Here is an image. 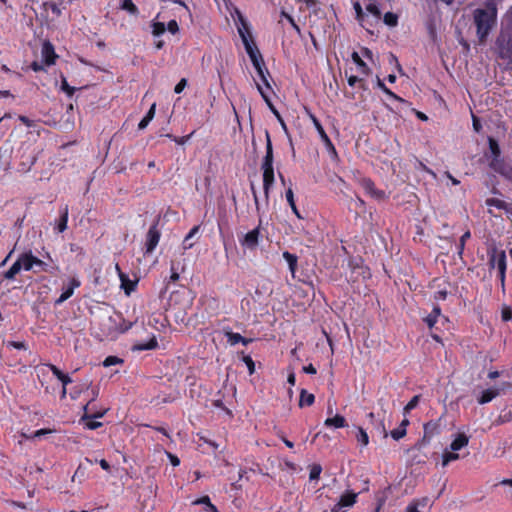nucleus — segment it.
Instances as JSON below:
<instances>
[{"label": "nucleus", "instance_id": "1", "mask_svg": "<svg viewBox=\"0 0 512 512\" xmlns=\"http://www.w3.org/2000/svg\"><path fill=\"white\" fill-rule=\"evenodd\" d=\"M239 21L240 25L238 26V33L242 39L243 45L245 47V50L254 66V68L257 71L258 77L260 78L261 83H256L257 89L259 93L261 94L263 100L266 102L270 110L273 112V114L276 116L278 121L280 122L282 128L287 131L286 124L284 120L282 119L279 112L276 110L274 105L271 102V99L267 93L268 90H271L270 83L268 81V77L270 76L269 71L265 67V63L263 60V57L257 48L256 44L254 43L251 33L249 31L248 23L245 21V19L239 15Z\"/></svg>", "mask_w": 512, "mask_h": 512}, {"label": "nucleus", "instance_id": "2", "mask_svg": "<svg viewBox=\"0 0 512 512\" xmlns=\"http://www.w3.org/2000/svg\"><path fill=\"white\" fill-rule=\"evenodd\" d=\"M473 18L477 28L479 42L484 43L496 24L497 9L493 5L486 9L478 8L474 11Z\"/></svg>", "mask_w": 512, "mask_h": 512}, {"label": "nucleus", "instance_id": "3", "mask_svg": "<svg viewBox=\"0 0 512 512\" xmlns=\"http://www.w3.org/2000/svg\"><path fill=\"white\" fill-rule=\"evenodd\" d=\"M266 136V154L263 158L261 169L263 171V189L265 194L266 202L269 199V192L274 184V169H273V147L268 131L265 133Z\"/></svg>", "mask_w": 512, "mask_h": 512}, {"label": "nucleus", "instance_id": "4", "mask_svg": "<svg viewBox=\"0 0 512 512\" xmlns=\"http://www.w3.org/2000/svg\"><path fill=\"white\" fill-rule=\"evenodd\" d=\"M132 322H126L121 314L107 316L102 319L101 331L105 336L113 337L118 333H124L132 327Z\"/></svg>", "mask_w": 512, "mask_h": 512}, {"label": "nucleus", "instance_id": "5", "mask_svg": "<svg viewBox=\"0 0 512 512\" xmlns=\"http://www.w3.org/2000/svg\"><path fill=\"white\" fill-rule=\"evenodd\" d=\"M498 54L502 59L512 60V36L501 32L496 41Z\"/></svg>", "mask_w": 512, "mask_h": 512}, {"label": "nucleus", "instance_id": "6", "mask_svg": "<svg viewBox=\"0 0 512 512\" xmlns=\"http://www.w3.org/2000/svg\"><path fill=\"white\" fill-rule=\"evenodd\" d=\"M91 410L92 409L90 408V403H87L84 406L85 414L81 418L80 421L83 422L85 428H87L89 430H95L102 426V423L99 421H96L95 419L103 417L105 414V411L93 412V413L89 414L91 412Z\"/></svg>", "mask_w": 512, "mask_h": 512}, {"label": "nucleus", "instance_id": "7", "mask_svg": "<svg viewBox=\"0 0 512 512\" xmlns=\"http://www.w3.org/2000/svg\"><path fill=\"white\" fill-rule=\"evenodd\" d=\"M260 226L239 237V243L244 249L255 250L259 245Z\"/></svg>", "mask_w": 512, "mask_h": 512}, {"label": "nucleus", "instance_id": "8", "mask_svg": "<svg viewBox=\"0 0 512 512\" xmlns=\"http://www.w3.org/2000/svg\"><path fill=\"white\" fill-rule=\"evenodd\" d=\"M161 237V232L158 229V221L151 225L149 228L147 234H146V240H145V250L147 254L152 253L155 248L157 247L159 240Z\"/></svg>", "mask_w": 512, "mask_h": 512}, {"label": "nucleus", "instance_id": "9", "mask_svg": "<svg viewBox=\"0 0 512 512\" xmlns=\"http://www.w3.org/2000/svg\"><path fill=\"white\" fill-rule=\"evenodd\" d=\"M489 266L497 268L498 272L506 270V254L503 250L493 249L489 254Z\"/></svg>", "mask_w": 512, "mask_h": 512}, {"label": "nucleus", "instance_id": "10", "mask_svg": "<svg viewBox=\"0 0 512 512\" xmlns=\"http://www.w3.org/2000/svg\"><path fill=\"white\" fill-rule=\"evenodd\" d=\"M356 498L357 494L353 492L343 494L339 501L333 506L331 512H346L348 508L355 504Z\"/></svg>", "mask_w": 512, "mask_h": 512}, {"label": "nucleus", "instance_id": "11", "mask_svg": "<svg viewBox=\"0 0 512 512\" xmlns=\"http://www.w3.org/2000/svg\"><path fill=\"white\" fill-rule=\"evenodd\" d=\"M81 282L77 278H72L69 283L62 288L60 297L55 301L56 305H60L68 300L74 293V289L78 288Z\"/></svg>", "mask_w": 512, "mask_h": 512}, {"label": "nucleus", "instance_id": "12", "mask_svg": "<svg viewBox=\"0 0 512 512\" xmlns=\"http://www.w3.org/2000/svg\"><path fill=\"white\" fill-rule=\"evenodd\" d=\"M361 186L365 190V192L370 195L372 198L377 200H381L385 197V193L382 190H378L375 187V184L368 178H363L361 180Z\"/></svg>", "mask_w": 512, "mask_h": 512}, {"label": "nucleus", "instance_id": "13", "mask_svg": "<svg viewBox=\"0 0 512 512\" xmlns=\"http://www.w3.org/2000/svg\"><path fill=\"white\" fill-rule=\"evenodd\" d=\"M310 118L314 124V127L316 128L321 140L324 142L325 146L330 150L332 151L333 153H336V150H335V147L334 145L332 144L330 138L328 137V135L326 134L323 126L321 125L320 121L314 116V115H310Z\"/></svg>", "mask_w": 512, "mask_h": 512}, {"label": "nucleus", "instance_id": "14", "mask_svg": "<svg viewBox=\"0 0 512 512\" xmlns=\"http://www.w3.org/2000/svg\"><path fill=\"white\" fill-rule=\"evenodd\" d=\"M41 54L46 65L54 64L57 56L51 43L45 42L43 44Z\"/></svg>", "mask_w": 512, "mask_h": 512}, {"label": "nucleus", "instance_id": "15", "mask_svg": "<svg viewBox=\"0 0 512 512\" xmlns=\"http://www.w3.org/2000/svg\"><path fill=\"white\" fill-rule=\"evenodd\" d=\"M116 269L119 273L121 287L124 289L125 293L129 295L136 288L137 282L130 280L129 277L120 270L118 265H116Z\"/></svg>", "mask_w": 512, "mask_h": 512}, {"label": "nucleus", "instance_id": "16", "mask_svg": "<svg viewBox=\"0 0 512 512\" xmlns=\"http://www.w3.org/2000/svg\"><path fill=\"white\" fill-rule=\"evenodd\" d=\"M499 394H500V389L488 388L481 392V394L477 398V402L480 405L487 404V403L491 402L494 398H496Z\"/></svg>", "mask_w": 512, "mask_h": 512}, {"label": "nucleus", "instance_id": "17", "mask_svg": "<svg viewBox=\"0 0 512 512\" xmlns=\"http://www.w3.org/2000/svg\"><path fill=\"white\" fill-rule=\"evenodd\" d=\"M440 433V424L437 421H430L424 425L423 441L429 442L431 438Z\"/></svg>", "mask_w": 512, "mask_h": 512}, {"label": "nucleus", "instance_id": "18", "mask_svg": "<svg viewBox=\"0 0 512 512\" xmlns=\"http://www.w3.org/2000/svg\"><path fill=\"white\" fill-rule=\"evenodd\" d=\"M445 320L446 318L441 315V309L438 306H435L432 312L425 317L424 321L430 329H433L440 320Z\"/></svg>", "mask_w": 512, "mask_h": 512}, {"label": "nucleus", "instance_id": "19", "mask_svg": "<svg viewBox=\"0 0 512 512\" xmlns=\"http://www.w3.org/2000/svg\"><path fill=\"white\" fill-rule=\"evenodd\" d=\"M36 159V155L32 153L22 155V161L19 163L18 171L22 173L30 171L32 166L35 164Z\"/></svg>", "mask_w": 512, "mask_h": 512}, {"label": "nucleus", "instance_id": "20", "mask_svg": "<svg viewBox=\"0 0 512 512\" xmlns=\"http://www.w3.org/2000/svg\"><path fill=\"white\" fill-rule=\"evenodd\" d=\"M22 270L33 271L34 255L31 252L22 253L19 257Z\"/></svg>", "mask_w": 512, "mask_h": 512}, {"label": "nucleus", "instance_id": "21", "mask_svg": "<svg viewBox=\"0 0 512 512\" xmlns=\"http://www.w3.org/2000/svg\"><path fill=\"white\" fill-rule=\"evenodd\" d=\"M324 425L333 428H343L347 426V422L342 415L337 414L334 417L327 418L324 422Z\"/></svg>", "mask_w": 512, "mask_h": 512}, {"label": "nucleus", "instance_id": "22", "mask_svg": "<svg viewBox=\"0 0 512 512\" xmlns=\"http://www.w3.org/2000/svg\"><path fill=\"white\" fill-rule=\"evenodd\" d=\"M469 443V438L465 434H458L457 437L450 444V449L452 451H458L463 447L467 446Z\"/></svg>", "mask_w": 512, "mask_h": 512}, {"label": "nucleus", "instance_id": "23", "mask_svg": "<svg viewBox=\"0 0 512 512\" xmlns=\"http://www.w3.org/2000/svg\"><path fill=\"white\" fill-rule=\"evenodd\" d=\"M409 425V420L404 418L400 423L399 427L390 432L391 437L394 440H400L406 435V427Z\"/></svg>", "mask_w": 512, "mask_h": 512}, {"label": "nucleus", "instance_id": "24", "mask_svg": "<svg viewBox=\"0 0 512 512\" xmlns=\"http://www.w3.org/2000/svg\"><path fill=\"white\" fill-rule=\"evenodd\" d=\"M283 258L288 263L289 270H290L292 276L294 277L296 269H297L298 257L295 254H292L288 251H284Z\"/></svg>", "mask_w": 512, "mask_h": 512}, {"label": "nucleus", "instance_id": "25", "mask_svg": "<svg viewBox=\"0 0 512 512\" xmlns=\"http://www.w3.org/2000/svg\"><path fill=\"white\" fill-rule=\"evenodd\" d=\"M285 196H286V200H287L289 206L291 207V210L296 215V217L298 219H303L302 215L300 214V212H299V210H298V208H297V206L295 204L294 193H293V190H292L291 187H289L286 190Z\"/></svg>", "mask_w": 512, "mask_h": 512}, {"label": "nucleus", "instance_id": "26", "mask_svg": "<svg viewBox=\"0 0 512 512\" xmlns=\"http://www.w3.org/2000/svg\"><path fill=\"white\" fill-rule=\"evenodd\" d=\"M315 401V396L308 393L305 389L300 392L299 407L311 406Z\"/></svg>", "mask_w": 512, "mask_h": 512}, {"label": "nucleus", "instance_id": "27", "mask_svg": "<svg viewBox=\"0 0 512 512\" xmlns=\"http://www.w3.org/2000/svg\"><path fill=\"white\" fill-rule=\"evenodd\" d=\"M68 213H69L68 206H65L61 210V216H60V219H59V221L57 223V227H56L59 233L64 232L67 228Z\"/></svg>", "mask_w": 512, "mask_h": 512}, {"label": "nucleus", "instance_id": "28", "mask_svg": "<svg viewBox=\"0 0 512 512\" xmlns=\"http://www.w3.org/2000/svg\"><path fill=\"white\" fill-rule=\"evenodd\" d=\"M158 345L156 337L153 336L147 343H137L133 346L134 351H145L156 348Z\"/></svg>", "mask_w": 512, "mask_h": 512}, {"label": "nucleus", "instance_id": "29", "mask_svg": "<svg viewBox=\"0 0 512 512\" xmlns=\"http://www.w3.org/2000/svg\"><path fill=\"white\" fill-rule=\"evenodd\" d=\"M353 62L358 66L361 73L368 75L370 73V68L367 64L361 59L360 55L357 52H353L352 55Z\"/></svg>", "mask_w": 512, "mask_h": 512}, {"label": "nucleus", "instance_id": "30", "mask_svg": "<svg viewBox=\"0 0 512 512\" xmlns=\"http://www.w3.org/2000/svg\"><path fill=\"white\" fill-rule=\"evenodd\" d=\"M22 270L19 258L13 263V265L5 272L4 278L13 280L15 276Z\"/></svg>", "mask_w": 512, "mask_h": 512}, {"label": "nucleus", "instance_id": "31", "mask_svg": "<svg viewBox=\"0 0 512 512\" xmlns=\"http://www.w3.org/2000/svg\"><path fill=\"white\" fill-rule=\"evenodd\" d=\"M155 108H156V105L155 104H152V106L150 107V109L148 110V112L146 113V115L143 117V119L139 122L138 124V128L140 130H143L145 129L148 124L151 122V120L154 118V115H155Z\"/></svg>", "mask_w": 512, "mask_h": 512}, {"label": "nucleus", "instance_id": "32", "mask_svg": "<svg viewBox=\"0 0 512 512\" xmlns=\"http://www.w3.org/2000/svg\"><path fill=\"white\" fill-rule=\"evenodd\" d=\"M352 3L356 13V19L361 23V25H363L366 17L362 8L363 3L360 0H352Z\"/></svg>", "mask_w": 512, "mask_h": 512}, {"label": "nucleus", "instance_id": "33", "mask_svg": "<svg viewBox=\"0 0 512 512\" xmlns=\"http://www.w3.org/2000/svg\"><path fill=\"white\" fill-rule=\"evenodd\" d=\"M198 231H199V226H194L189 231V233L186 235V237L184 238L183 244H182L184 250H188L193 247V243L190 242V239H192V237H194L198 233Z\"/></svg>", "mask_w": 512, "mask_h": 512}, {"label": "nucleus", "instance_id": "34", "mask_svg": "<svg viewBox=\"0 0 512 512\" xmlns=\"http://www.w3.org/2000/svg\"><path fill=\"white\" fill-rule=\"evenodd\" d=\"M44 7L46 10H50L56 17H59L62 14V7L56 2H45Z\"/></svg>", "mask_w": 512, "mask_h": 512}, {"label": "nucleus", "instance_id": "35", "mask_svg": "<svg viewBox=\"0 0 512 512\" xmlns=\"http://www.w3.org/2000/svg\"><path fill=\"white\" fill-rule=\"evenodd\" d=\"M225 336L230 345H236L243 340V336H241L239 333H235L232 331H225Z\"/></svg>", "mask_w": 512, "mask_h": 512}, {"label": "nucleus", "instance_id": "36", "mask_svg": "<svg viewBox=\"0 0 512 512\" xmlns=\"http://www.w3.org/2000/svg\"><path fill=\"white\" fill-rule=\"evenodd\" d=\"M121 8L128 11L132 15L138 14V8L132 0H122Z\"/></svg>", "mask_w": 512, "mask_h": 512}, {"label": "nucleus", "instance_id": "37", "mask_svg": "<svg viewBox=\"0 0 512 512\" xmlns=\"http://www.w3.org/2000/svg\"><path fill=\"white\" fill-rule=\"evenodd\" d=\"M456 451H445L442 456V465L445 467L451 461H455L459 458V455L455 453Z\"/></svg>", "mask_w": 512, "mask_h": 512}, {"label": "nucleus", "instance_id": "38", "mask_svg": "<svg viewBox=\"0 0 512 512\" xmlns=\"http://www.w3.org/2000/svg\"><path fill=\"white\" fill-rule=\"evenodd\" d=\"M366 11L373 15L376 19H380L381 11L379 9L377 1L375 3H366Z\"/></svg>", "mask_w": 512, "mask_h": 512}, {"label": "nucleus", "instance_id": "39", "mask_svg": "<svg viewBox=\"0 0 512 512\" xmlns=\"http://www.w3.org/2000/svg\"><path fill=\"white\" fill-rule=\"evenodd\" d=\"M310 473H309V479L311 481L318 480L320 477V474L322 472V467L320 464H312L310 467Z\"/></svg>", "mask_w": 512, "mask_h": 512}, {"label": "nucleus", "instance_id": "40", "mask_svg": "<svg viewBox=\"0 0 512 512\" xmlns=\"http://www.w3.org/2000/svg\"><path fill=\"white\" fill-rule=\"evenodd\" d=\"M48 271V264L34 256L33 272H46Z\"/></svg>", "mask_w": 512, "mask_h": 512}, {"label": "nucleus", "instance_id": "41", "mask_svg": "<svg viewBox=\"0 0 512 512\" xmlns=\"http://www.w3.org/2000/svg\"><path fill=\"white\" fill-rule=\"evenodd\" d=\"M383 21L387 26L394 27L398 23V16L392 12L384 14Z\"/></svg>", "mask_w": 512, "mask_h": 512}, {"label": "nucleus", "instance_id": "42", "mask_svg": "<svg viewBox=\"0 0 512 512\" xmlns=\"http://www.w3.org/2000/svg\"><path fill=\"white\" fill-rule=\"evenodd\" d=\"M356 438H357V441L362 446H367L368 443H369V436L366 433V431L363 428H361V427L358 428V434H357Z\"/></svg>", "mask_w": 512, "mask_h": 512}, {"label": "nucleus", "instance_id": "43", "mask_svg": "<svg viewBox=\"0 0 512 512\" xmlns=\"http://www.w3.org/2000/svg\"><path fill=\"white\" fill-rule=\"evenodd\" d=\"M420 400L419 395H415L404 407V414H408L411 410L417 407Z\"/></svg>", "mask_w": 512, "mask_h": 512}, {"label": "nucleus", "instance_id": "44", "mask_svg": "<svg viewBox=\"0 0 512 512\" xmlns=\"http://www.w3.org/2000/svg\"><path fill=\"white\" fill-rule=\"evenodd\" d=\"M152 28H153L152 33L154 36L162 35L166 30V27H165L164 23H162V22H154L152 24Z\"/></svg>", "mask_w": 512, "mask_h": 512}, {"label": "nucleus", "instance_id": "45", "mask_svg": "<svg viewBox=\"0 0 512 512\" xmlns=\"http://www.w3.org/2000/svg\"><path fill=\"white\" fill-rule=\"evenodd\" d=\"M61 90L63 92H65L69 97H71L73 94H74V91H75V88L74 87H71L66 78L65 77H62V81H61Z\"/></svg>", "mask_w": 512, "mask_h": 512}, {"label": "nucleus", "instance_id": "46", "mask_svg": "<svg viewBox=\"0 0 512 512\" xmlns=\"http://www.w3.org/2000/svg\"><path fill=\"white\" fill-rule=\"evenodd\" d=\"M471 237L470 231H466L460 238V242L458 245V254L461 256L464 251L465 242Z\"/></svg>", "mask_w": 512, "mask_h": 512}, {"label": "nucleus", "instance_id": "47", "mask_svg": "<svg viewBox=\"0 0 512 512\" xmlns=\"http://www.w3.org/2000/svg\"><path fill=\"white\" fill-rule=\"evenodd\" d=\"M489 149L495 158L499 157L500 148L496 140L493 138H489Z\"/></svg>", "mask_w": 512, "mask_h": 512}, {"label": "nucleus", "instance_id": "48", "mask_svg": "<svg viewBox=\"0 0 512 512\" xmlns=\"http://www.w3.org/2000/svg\"><path fill=\"white\" fill-rule=\"evenodd\" d=\"M357 83H359V85L362 89H364V90L366 89L365 82L363 79L358 78L357 76H354V75H351L348 77L349 86H355Z\"/></svg>", "mask_w": 512, "mask_h": 512}, {"label": "nucleus", "instance_id": "49", "mask_svg": "<svg viewBox=\"0 0 512 512\" xmlns=\"http://www.w3.org/2000/svg\"><path fill=\"white\" fill-rule=\"evenodd\" d=\"M122 360L116 356H108L104 362H103V365L105 367H109V366H112V365H116V364H119L121 363Z\"/></svg>", "mask_w": 512, "mask_h": 512}, {"label": "nucleus", "instance_id": "50", "mask_svg": "<svg viewBox=\"0 0 512 512\" xmlns=\"http://www.w3.org/2000/svg\"><path fill=\"white\" fill-rule=\"evenodd\" d=\"M486 204L488 206H495L499 209L504 208L505 203L502 200L496 199V198H489L486 200Z\"/></svg>", "mask_w": 512, "mask_h": 512}, {"label": "nucleus", "instance_id": "51", "mask_svg": "<svg viewBox=\"0 0 512 512\" xmlns=\"http://www.w3.org/2000/svg\"><path fill=\"white\" fill-rule=\"evenodd\" d=\"M281 16L284 17L285 19H287V21H289V23L292 25V27L297 31V32H300V28L299 26L295 23L293 17L291 15H289L288 13H286L285 11H282L281 12Z\"/></svg>", "mask_w": 512, "mask_h": 512}, {"label": "nucleus", "instance_id": "52", "mask_svg": "<svg viewBox=\"0 0 512 512\" xmlns=\"http://www.w3.org/2000/svg\"><path fill=\"white\" fill-rule=\"evenodd\" d=\"M167 30L172 33L176 34L179 31V26L176 20H170L167 24Z\"/></svg>", "mask_w": 512, "mask_h": 512}, {"label": "nucleus", "instance_id": "53", "mask_svg": "<svg viewBox=\"0 0 512 512\" xmlns=\"http://www.w3.org/2000/svg\"><path fill=\"white\" fill-rule=\"evenodd\" d=\"M243 360H244L245 364H246V365H247V367H248L249 373H250V374H253V373H254V370H255V364H254V362H253L252 358H251L250 356H245V357L243 358Z\"/></svg>", "mask_w": 512, "mask_h": 512}, {"label": "nucleus", "instance_id": "54", "mask_svg": "<svg viewBox=\"0 0 512 512\" xmlns=\"http://www.w3.org/2000/svg\"><path fill=\"white\" fill-rule=\"evenodd\" d=\"M502 319L504 321H510L512 319V308L504 307L502 309Z\"/></svg>", "mask_w": 512, "mask_h": 512}, {"label": "nucleus", "instance_id": "55", "mask_svg": "<svg viewBox=\"0 0 512 512\" xmlns=\"http://www.w3.org/2000/svg\"><path fill=\"white\" fill-rule=\"evenodd\" d=\"M211 503L210 498L208 496H203L199 499H196L192 502L193 505H204V508L207 507V505Z\"/></svg>", "mask_w": 512, "mask_h": 512}, {"label": "nucleus", "instance_id": "56", "mask_svg": "<svg viewBox=\"0 0 512 512\" xmlns=\"http://www.w3.org/2000/svg\"><path fill=\"white\" fill-rule=\"evenodd\" d=\"M53 431L51 429H40L35 431L31 436H29L30 439L41 437L42 435L50 434Z\"/></svg>", "mask_w": 512, "mask_h": 512}, {"label": "nucleus", "instance_id": "57", "mask_svg": "<svg viewBox=\"0 0 512 512\" xmlns=\"http://www.w3.org/2000/svg\"><path fill=\"white\" fill-rule=\"evenodd\" d=\"M186 84H187L186 79H184V78H183V79H181V80L176 84V86H175V88H174L175 93H177V94L181 93V92L184 90V88L186 87Z\"/></svg>", "mask_w": 512, "mask_h": 512}, {"label": "nucleus", "instance_id": "58", "mask_svg": "<svg viewBox=\"0 0 512 512\" xmlns=\"http://www.w3.org/2000/svg\"><path fill=\"white\" fill-rule=\"evenodd\" d=\"M48 367L50 368L53 375L56 376L58 379H60V377H63L64 373L58 367H56L53 364H49Z\"/></svg>", "mask_w": 512, "mask_h": 512}, {"label": "nucleus", "instance_id": "59", "mask_svg": "<svg viewBox=\"0 0 512 512\" xmlns=\"http://www.w3.org/2000/svg\"><path fill=\"white\" fill-rule=\"evenodd\" d=\"M383 92H384L387 96H389L390 98H392V99H395V100H398V101H403V99H402V98H400L399 96H397L395 93H393V92H392L389 88H387V87L383 90Z\"/></svg>", "mask_w": 512, "mask_h": 512}, {"label": "nucleus", "instance_id": "60", "mask_svg": "<svg viewBox=\"0 0 512 512\" xmlns=\"http://www.w3.org/2000/svg\"><path fill=\"white\" fill-rule=\"evenodd\" d=\"M446 297H447V291H445V290L437 291V292L435 293V296H434V298H435L436 300H445V299H446Z\"/></svg>", "mask_w": 512, "mask_h": 512}, {"label": "nucleus", "instance_id": "61", "mask_svg": "<svg viewBox=\"0 0 512 512\" xmlns=\"http://www.w3.org/2000/svg\"><path fill=\"white\" fill-rule=\"evenodd\" d=\"M168 458L170 459V462L173 466H178L180 464V460L176 455H173L171 453H167Z\"/></svg>", "mask_w": 512, "mask_h": 512}, {"label": "nucleus", "instance_id": "62", "mask_svg": "<svg viewBox=\"0 0 512 512\" xmlns=\"http://www.w3.org/2000/svg\"><path fill=\"white\" fill-rule=\"evenodd\" d=\"M303 371L307 374H316V368L312 365V364H309L307 366H304L303 367Z\"/></svg>", "mask_w": 512, "mask_h": 512}, {"label": "nucleus", "instance_id": "63", "mask_svg": "<svg viewBox=\"0 0 512 512\" xmlns=\"http://www.w3.org/2000/svg\"><path fill=\"white\" fill-rule=\"evenodd\" d=\"M59 380L62 382L63 387H66V385L72 382L71 377L67 374H64L63 377H60Z\"/></svg>", "mask_w": 512, "mask_h": 512}, {"label": "nucleus", "instance_id": "64", "mask_svg": "<svg viewBox=\"0 0 512 512\" xmlns=\"http://www.w3.org/2000/svg\"><path fill=\"white\" fill-rule=\"evenodd\" d=\"M405 512H421V511H419V509L415 503H411L406 507Z\"/></svg>", "mask_w": 512, "mask_h": 512}]
</instances>
